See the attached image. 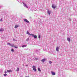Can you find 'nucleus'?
Masks as SVG:
<instances>
[{
  "instance_id": "obj_1",
  "label": "nucleus",
  "mask_w": 77,
  "mask_h": 77,
  "mask_svg": "<svg viewBox=\"0 0 77 77\" xmlns=\"http://www.w3.org/2000/svg\"><path fill=\"white\" fill-rule=\"evenodd\" d=\"M35 67V66H33L32 67V68H33V70L35 72L36 71V68Z\"/></svg>"
},
{
  "instance_id": "obj_2",
  "label": "nucleus",
  "mask_w": 77,
  "mask_h": 77,
  "mask_svg": "<svg viewBox=\"0 0 77 77\" xmlns=\"http://www.w3.org/2000/svg\"><path fill=\"white\" fill-rule=\"evenodd\" d=\"M23 20L24 21H25V22H26V23H29V21L27 20V19H23Z\"/></svg>"
},
{
  "instance_id": "obj_3",
  "label": "nucleus",
  "mask_w": 77,
  "mask_h": 77,
  "mask_svg": "<svg viewBox=\"0 0 77 77\" xmlns=\"http://www.w3.org/2000/svg\"><path fill=\"white\" fill-rule=\"evenodd\" d=\"M52 8H53V9H55L56 8V6H54V5H52Z\"/></svg>"
},
{
  "instance_id": "obj_4",
  "label": "nucleus",
  "mask_w": 77,
  "mask_h": 77,
  "mask_svg": "<svg viewBox=\"0 0 77 77\" xmlns=\"http://www.w3.org/2000/svg\"><path fill=\"white\" fill-rule=\"evenodd\" d=\"M51 73L53 75H55L56 74V73L53 72H51Z\"/></svg>"
},
{
  "instance_id": "obj_5",
  "label": "nucleus",
  "mask_w": 77,
  "mask_h": 77,
  "mask_svg": "<svg viewBox=\"0 0 77 77\" xmlns=\"http://www.w3.org/2000/svg\"><path fill=\"white\" fill-rule=\"evenodd\" d=\"M48 15H50L51 14V11L48 10Z\"/></svg>"
},
{
  "instance_id": "obj_6",
  "label": "nucleus",
  "mask_w": 77,
  "mask_h": 77,
  "mask_svg": "<svg viewBox=\"0 0 77 77\" xmlns=\"http://www.w3.org/2000/svg\"><path fill=\"white\" fill-rule=\"evenodd\" d=\"M59 47L57 46L56 48V50L57 51H59Z\"/></svg>"
},
{
  "instance_id": "obj_7",
  "label": "nucleus",
  "mask_w": 77,
  "mask_h": 77,
  "mask_svg": "<svg viewBox=\"0 0 77 77\" xmlns=\"http://www.w3.org/2000/svg\"><path fill=\"white\" fill-rule=\"evenodd\" d=\"M45 60H46V59H42V60L41 61L42 62H45Z\"/></svg>"
},
{
  "instance_id": "obj_8",
  "label": "nucleus",
  "mask_w": 77,
  "mask_h": 77,
  "mask_svg": "<svg viewBox=\"0 0 77 77\" xmlns=\"http://www.w3.org/2000/svg\"><path fill=\"white\" fill-rule=\"evenodd\" d=\"M7 72H12V71L11 70H7Z\"/></svg>"
},
{
  "instance_id": "obj_9",
  "label": "nucleus",
  "mask_w": 77,
  "mask_h": 77,
  "mask_svg": "<svg viewBox=\"0 0 77 77\" xmlns=\"http://www.w3.org/2000/svg\"><path fill=\"white\" fill-rule=\"evenodd\" d=\"M27 46V45H23L22 46V47L23 48H24V47H26Z\"/></svg>"
},
{
  "instance_id": "obj_10",
  "label": "nucleus",
  "mask_w": 77,
  "mask_h": 77,
  "mask_svg": "<svg viewBox=\"0 0 77 77\" xmlns=\"http://www.w3.org/2000/svg\"><path fill=\"white\" fill-rule=\"evenodd\" d=\"M67 40L68 41H71V39H70V38H67Z\"/></svg>"
},
{
  "instance_id": "obj_11",
  "label": "nucleus",
  "mask_w": 77,
  "mask_h": 77,
  "mask_svg": "<svg viewBox=\"0 0 77 77\" xmlns=\"http://www.w3.org/2000/svg\"><path fill=\"white\" fill-rule=\"evenodd\" d=\"M26 34H27L28 35H30L31 34L29 33V32H28V31H27L26 32Z\"/></svg>"
},
{
  "instance_id": "obj_12",
  "label": "nucleus",
  "mask_w": 77,
  "mask_h": 77,
  "mask_svg": "<svg viewBox=\"0 0 77 77\" xmlns=\"http://www.w3.org/2000/svg\"><path fill=\"white\" fill-rule=\"evenodd\" d=\"M30 36H32V37H34V36H35V35L34 34H30Z\"/></svg>"
},
{
  "instance_id": "obj_13",
  "label": "nucleus",
  "mask_w": 77,
  "mask_h": 77,
  "mask_svg": "<svg viewBox=\"0 0 77 77\" xmlns=\"http://www.w3.org/2000/svg\"><path fill=\"white\" fill-rule=\"evenodd\" d=\"M38 71H39V72H41V69H40V68H38Z\"/></svg>"
},
{
  "instance_id": "obj_14",
  "label": "nucleus",
  "mask_w": 77,
  "mask_h": 77,
  "mask_svg": "<svg viewBox=\"0 0 77 77\" xmlns=\"http://www.w3.org/2000/svg\"><path fill=\"white\" fill-rule=\"evenodd\" d=\"M4 29H3V28H2L1 29H0V32H2V31H4Z\"/></svg>"
},
{
  "instance_id": "obj_15",
  "label": "nucleus",
  "mask_w": 77,
  "mask_h": 77,
  "mask_svg": "<svg viewBox=\"0 0 77 77\" xmlns=\"http://www.w3.org/2000/svg\"><path fill=\"white\" fill-rule=\"evenodd\" d=\"M19 70H20V68H19L18 67L17 68V69L16 70V71H19Z\"/></svg>"
},
{
  "instance_id": "obj_16",
  "label": "nucleus",
  "mask_w": 77,
  "mask_h": 77,
  "mask_svg": "<svg viewBox=\"0 0 77 77\" xmlns=\"http://www.w3.org/2000/svg\"><path fill=\"white\" fill-rule=\"evenodd\" d=\"M34 38H35L36 39V38H37V36H36V35H35L34 36Z\"/></svg>"
},
{
  "instance_id": "obj_17",
  "label": "nucleus",
  "mask_w": 77,
  "mask_h": 77,
  "mask_svg": "<svg viewBox=\"0 0 77 77\" xmlns=\"http://www.w3.org/2000/svg\"><path fill=\"white\" fill-rule=\"evenodd\" d=\"M18 26V25L15 26L14 27L15 29H17V28Z\"/></svg>"
},
{
  "instance_id": "obj_18",
  "label": "nucleus",
  "mask_w": 77,
  "mask_h": 77,
  "mask_svg": "<svg viewBox=\"0 0 77 77\" xmlns=\"http://www.w3.org/2000/svg\"><path fill=\"white\" fill-rule=\"evenodd\" d=\"M49 62L50 64H51V63H52V62L51 61H49Z\"/></svg>"
},
{
  "instance_id": "obj_19",
  "label": "nucleus",
  "mask_w": 77,
  "mask_h": 77,
  "mask_svg": "<svg viewBox=\"0 0 77 77\" xmlns=\"http://www.w3.org/2000/svg\"><path fill=\"white\" fill-rule=\"evenodd\" d=\"M38 36V38L39 39L41 38V36L40 35H39Z\"/></svg>"
},
{
  "instance_id": "obj_20",
  "label": "nucleus",
  "mask_w": 77,
  "mask_h": 77,
  "mask_svg": "<svg viewBox=\"0 0 77 77\" xmlns=\"http://www.w3.org/2000/svg\"><path fill=\"white\" fill-rule=\"evenodd\" d=\"M26 41H29V38H27V39H26Z\"/></svg>"
},
{
  "instance_id": "obj_21",
  "label": "nucleus",
  "mask_w": 77,
  "mask_h": 77,
  "mask_svg": "<svg viewBox=\"0 0 77 77\" xmlns=\"http://www.w3.org/2000/svg\"><path fill=\"white\" fill-rule=\"evenodd\" d=\"M6 75H7V74H4V76H6Z\"/></svg>"
},
{
  "instance_id": "obj_22",
  "label": "nucleus",
  "mask_w": 77,
  "mask_h": 77,
  "mask_svg": "<svg viewBox=\"0 0 77 77\" xmlns=\"http://www.w3.org/2000/svg\"><path fill=\"white\" fill-rule=\"evenodd\" d=\"M14 49H12L11 50V51L12 52H14Z\"/></svg>"
},
{
  "instance_id": "obj_23",
  "label": "nucleus",
  "mask_w": 77,
  "mask_h": 77,
  "mask_svg": "<svg viewBox=\"0 0 77 77\" xmlns=\"http://www.w3.org/2000/svg\"><path fill=\"white\" fill-rule=\"evenodd\" d=\"M23 4L24 5V6H26V5L25 4H24V3H23Z\"/></svg>"
},
{
  "instance_id": "obj_24",
  "label": "nucleus",
  "mask_w": 77,
  "mask_h": 77,
  "mask_svg": "<svg viewBox=\"0 0 77 77\" xmlns=\"http://www.w3.org/2000/svg\"><path fill=\"white\" fill-rule=\"evenodd\" d=\"M25 7H26V8H28V7H27V5H26V6H25Z\"/></svg>"
},
{
  "instance_id": "obj_25",
  "label": "nucleus",
  "mask_w": 77,
  "mask_h": 77,
  "mask_svg": "<svg viewBox=\"0 0 77 77\" xmlns=\"http://www.w3.org/2000/svg\"><path fill=\"white\" fill-rule=\"evenodd\" d=\"M8 45H11V44L10 43H8L7 44Z\"/></svg>"
},
{
  "instance_id": "obj_26",
  "label": "nucleus",
  "mask_w": 77,
  "mask_h": 77,
  "mask_svg": "<svg viewBox=\"0 0 77 77\" xmlns=\"http://www.w3.org/2000/svg\"><path fill=\"white\" fill-rule=\"evenodd\" d=\"M0 21H2V19H1L0 20Z\"/></svg>"
},
{
  "instance_id": "obj_27",
  "label": "nucleus",
  "mask_w": 77,
  "mask_h": 77,
  "mask_svg": "<svg viewBox=\"0 0 77 77\" xmlns=\"http://www.w3.org/2000/svg\"><path fill=\"white\" fill-rule=\"evenodd\" d=\"M6 73H7V72H6V71H5V74H6Z\"/></svg>"
},
{
  "instance_id": "obj_28",
  "label": "nucleus",
  "mask_w": 77,
  "mask_h": 77,
  "mask_svg": "<svg viewBox=\"0 0 77 77\" xmlns=\"http://www.w3.org/2000/svg\"><path fill=\"white\" fill-rule=\"evenodd\" d=\"M15 47V48H18V47H17L15 46V47Z\"/></svg>"
},
{
  "instance_id": "obj_29",
  "label": "nucleus",
  "mask_w": 77,
  "mask_h": 77,
  "mask_svg": "<svg viewBox=\"0 0 77 77\" xmlns=\"http://www.w3.org/2000/svg\"><path fill=\"white\" fill-rule=\"evenodd\" d=\"M11 47H14V45H11Z\"/></svg>"
},
{
  "instance_id": "obj_30",
  "label": "nucleus",
  "mask_w": 77,
  "mask_h": 77,
  "mask_svg": "<svg viewBox=\"0 0 77 77\" xmlns=\"http://www.w3.org/2000/svg\"><path fill=\"white\" fill-rule=\"evenodd\" d=\"M13 40H14V41H15V39H14Z\"/></svg>"
},
{
  "instance_id": "obj_31",
  "label": "nucleus",
  "mask_w": 77,
  "mask_h": 77,
  "mask_svg": "<svg viewBox=\"0 0 77 77\" xmlns=\"http://www.w3.org/2000/svg\"><path fill=\"white\" fill-rule=\"evenodd\" d=\"M25 77H29V76H25Z\"/></svg>"
}]
</instances>
